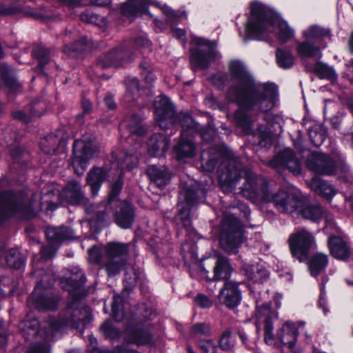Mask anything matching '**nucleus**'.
Listing matches in <instances>:
<instances>
[{
    "instance_id": "nucleus-1",
    "label": "nucleus",
    "mask_w": 353,
    "mask_h": 353,
    "mask_svg": "<svg viewBox=\"0 0 353 353\" xmlns=\"http://www.w3.org/2000/svg\"><path fill=\"white\" fill-rule=\"evenodd\" d=\"M229 68L231 74L239 81L238 84L229 90V97L240 108L235 113V118L240 126L249 130L254 122L250 112H266L272 109L275 103L276 90L272 85H256L240 61H232Z\"/></svg>"
},
{
    "instance_id": "nucleus-2",
    "label": "nucleus",
    "mask_w": 353,
    "mask_h": 353,
    "mask_svg": "<svg viewBox=\"0 0 353 353\" xmlns=\"http://www.w3.org/2000/svg\"><path fill=\"white\" fill-rule=\"evenodd\" d=\"M183 190L184 203L179 206L177 213L173 217L172 223L177 237H185V243L181 245V252L187 251L193 256L196 249V242L200 236L192 225V210L198 204L200 196L204 194L205 189L201 183L192 181L190 183H185Z\"/></svg>"
},
{
    "instance_id": "nucleus-3",
    "label": "nucleus",
    "mask_w": 353,
    "mask_h": 353,
    "mask_svg": "<svg viewBox=\"0 0 353 353\" xmlns=\"http://www.w3.org/2000/svg\"><path fill=\"white\" fill-rule=\"evenodd\" d=\"M243 172L245 174V183L241 188V192L246 198L266 203L272 202L278 210L288 213L298 210L302 205V201L296 193L280 190L272 194L263 177L251 171Z\"/></svg>"
},
{
    "instance_id": "nucleus-4",
    "label": "nucleus",
    "mask_w": 353,
    "mask_h": 353,
    "mask_svg": "<svg viewBox=\"0 0 353 353\" xmlns=\"http://www.w3.org/2000/svg\"><path fill=\"white\" fill-rule=\"evenodd\" d=\"M250 17L246 29L259 40H265L271 32H275L281 43H285L294 36V30L288 23L271 9L259 2L250 4Z\"/></svg>"
},
{
    "instance_id": "nucleus-5",
    "label": "nucleus",
    "mask_w": 353,
    "mask_h": 353,
    "mask_svg": "<svg viewBox=\"0 0 353 353\" xmlns=\"http://www.w3.org/2000/svg\"><path fill=\"white\" fill-rule=\"evenodd\" d=\"M154 114L158 126L166 131L176 130L181 128V132L188 134L190 130L195 129L196 125L191 114L188 111L177 112L175 105L165 95H161L153 103Z\"/></svg>"
},
{
    "instance_id": "nucleus-6",
    "label": "nucleus",
    "mask_w": 353,
    "mask_h": 353,
    "mask_svg": "<svg viewBox=\"0 0 353 353\" xmlns=\"http://www.w3.org/2000/svg\"><path fill=\"white\" fill-rule=\"evenodd\" d=\"M23 191H15L12 189L0 192V226L20 215L24 220H32L37 216L34 208V200L25 201Z\"/></svg>"
},
{
    "instance_id": "nucleus-7",
    "label": "nucleus",
    "mask_w": 353,
    "mask_h": 353,
    "mask_svg": "<svg viewBox=\"0 0 353 353\" xmlns=\"http://www.w3.org/2000/svg\"><path fill=\"white\" fill-rule=\"evenodd\" d=\"M190 64L194 70H205L216 59L218 42L204 37L192 35L190 39Z\"/></svg>"
},
{
    "instance_id": "nucleus-8",
    "label": "nucleus",
    "mask_w": 353,
    "mask_h": 353,
    "mask_svg": "<svg viewBox=\"0 0 353 353\" xmlns=\"http://www.w3.org/2000/svg\"><path fill=\"white\" fill-rule=\"evenodd\" d=\"M224 230V243L222 248L230 253H236L243 240V225L233 214L228 215L222 223Z\"/></svg>"
},
{
    "instance_id": "nucleus-9",
    "label": "nucleus",
    "mask_w": 353,
    "mask_h": 353,
    "mask_svg": "<svg viewBox=\"0 0 353 353\" xmlns=\"http://www.w3.org/2000/svg\"><path fill=\"white\" fill-rule=\"evenodd\" d=\"M95 150L91 140H74L70 165L76 174L80 176L83 174Z\"/></svg>"
},
{
    "instance_id": "nucleus-10",
    "label": "nucleus",
    "mask_w": 353,
    "mask_h": 353,
    "mask_svg": "<svg viewBox=\"0 0 353 353\" xmlns=\"http://www.w3.org/2000/svg\"><path fill=\"white\" fill-rule=\"evenodd\" d=\"M222 165L225 167V171L222 172L224 175V181L222 183V190L230 191L236 186L241 173L242 165L239 159L234 156L230 150L222 143Z\"/></svg>"
},
{
    "instance_id": "nucleus-11",
    "label": "nucleus",
    "mask_w": 353,
    "mask_h": 353,
    "mask_svg": "<svg viewBox=\"0 0 353 353\" xmlns=\"http://www.w3.org/2000/svg\"><path fill=\"white\" fill-rule=\"evenodd\" d=\"M30 299L33 306L40 310L55 311L58 309L60 297L44 286L42 281L37 283Z\"/></svg>"
},
{
    "instance_id": "nucleus-12",
    "label": "nucleus",
    "mask_w": 353,
    "mask_h": 353,
    "mask_svg": "<svg viewBox=\"0 0 353 353\" xmlns=\"http://www.w3.org/2000/svg\"><path fill=\"white\" fill-rule=\"evenodd\" d=\"M125 332L126 341L131 344L145 345L150 344L152 340V334L144 322L135 318L126 321Z\"/></svg>"
},
{
    "instance_id": "nucleus-13",
    "label": "nucleus",
    "mask_w": 353,
    "mask_h": 353,
    "mask_svg": "<svg viewBox=\"0 0 353 353\" xmlns=\"http://www.w3.org/2000/svg\"><path fill=\"white\" fill-rule=\"evenodd\" d=\"M113 220L114 223L122 230L132 229L136 218V208L129 200L117 201L112 205Z\"/></svg>"
},
{
    "instance_id": "nucleus-14",
    "label": "nucleus",
    "mask_w": 353,
    "mask_h": 353,
    "mask_svg": "<svg viewBox=\"0 0 353 353\" xmlns=\"http://www.w3.org/2000/svg\"><path fill=\"white\" fill-rule=\"evenodd\" d=\"M288 241L292 255L302 261L307 258L309 250L314 243V238L303 229L290 235Z\"/></svg>"
},
{
    "instance_id": "nucleus-15",
    "label": "nucleus",
    "mask_w": 353,
    "mask_h": 353,
    "mask_svg": "<svg viewBox=\"0 0 353 353\" xmlns=\"http://www.w3.org/2000/svg\"><path fill=\"white\" fill-rule=\"evenodd\" d=\"M232 272V268L227 259L222 257V274L225 273V288L222 294L225 296L224 303L229 308L236 307L241 301V294L236 283L227 281L228 276Z\"/></svg>"
},
{
    "instance_id": "nucleus-16",
    "label": "nucleus",
    "mask_w": 353,
    "mask_h": 353,
    "mask_svg": "<svg viewBox=\"0 0 353 353\" xmlns=\"http://www.w3.org/2000/svg\"><path fill=\"white\" fill-rule=\"evenodd\" d=\"M269 165L279 172L287 168L294 175L300 174L301 171L300 161L296 158L294 152L289 148L285 149L276 154L269 162Z\"/></svg>"
},
{
    "instance_id": "nucleus-17",
    "label": "nucleus",
    "mask_w": 353,
    "mask_h": 353,
    "mask_svg": "<svg viewBox=\"0 0 353 353\" xmlns=\"http://www.w3.org/2000/svg\"><path fill=\"white\" fill-rule=\"evenodd\" d=\"M221 144L209 147L201 152L200 161L205 172H212L216 167L217 186L221 188Z\"/></svg>"
},
{
    "instance_id": "nucleus-18",
    "label": "nucleus",
    "mask_w": 353,
    "mask_h": 353,
    "mask_svg": "<svg viewBox=\"0 0 353 353\" xmlns=\"http://www.w3.org/2000/svg\"><path fill=\"white\" fill-rule=\"evenodd\" d=\"M130 59L129 52L123 46L115 47L97 59V65L103 69L121 67Z\"/></svg>"
},
{
    "instance_id": "nucleus-19",
    "label": "nucleus",
    "mask_w": 353,
    "mask_h": 353,
    "mask_svg": "<svg viewBox=\"0 0 353 353\" xmlns=\"http://www.w3.org/2000/svg\"><path fill=\"white\" fill-rule=\"evenodd\" d=\"M172 134V132L168 134L155 132L150 135L146 143L148 155L151 157H165L170 147Z\"/></svg>"
},
{
    "instance_id": "nucleus-20",
    "label": "nucleus",
    "mask_w": 353,
    "mask_h": 353,
    "mask_svg": "<svg viewBox=\"0 0 353 353\" xmlns=\"http://www.w3.org/2000/svg\"><path fill=\"white\" fill-rule=\"evenodd\" d=\"M201 275L207 281L221 280V252L216 251L214 256L203 257L199 263Z\"/></svg>"
},
{
    "instance_id": "nucleus-21",
    "label": "nucleus",
    "mask_w": 353,
    "mask_h": 353,
    "mask_svg": "<svg viewBox=\"0 0 353 353\" xmlns=\"http://www.w3.org/2000/svg\"><path fill=\"white\" fill-rule=\"evenodd\" d=\"M8 154L11 159L10 168L17 172L23 173L30 168V154L24 146L14 145L10 147Z\"/></svg>"
},
{
    "instance_id": "nucleus-22",
    "label": "nucleus",
    "mask_w": 353,
    "mask_h": 353,
    "mask_svg": "<svg viewBox=\"0 0 353 353\" xmlns=\"http://www.w3.org/2000/svg\"><path fill=\"white\" fill-rule=\"evenodd\" d=\"M110 168L108 165L92 167L87 173L85 181L90 187L92 196L98 195L103 184L110 176Z\"/></svg>"
},
{
    "instance_id": "nucleus-23",
    "label": "nucleus",
    "mask_w": 353,
    "mask_h": 353,
    "mask_svg": "<svg viewBox=\"0 0 353 353\" xmlns=\"http://www.w3.org/2000/svg\"><path fill=\"white\" fill-rule=\"evenodd\" d=\"M256 324L261 322L264 323V341L266 344L271 345L273 342V324L272 319L276 315L270 310L269 304H261L256 301V309L255 313Z\"/></svg>"
},
{
    "instance_id": "nucleus-24",
    "label": "nucleus",
    "mask_w": 353,
    "mask_h": 353,
    "mask_svg": "<svg viewBox=\"0 0 353 353\" xmlns=\"http://www.w3.org/2000/svg\"><path fill=\"white\" fill-rule=\"evenodd\" d=\"M306 165L310 170L320 174H332L336 169L335 163L329 157L318 152L310 154Z\"/></svg>"
},
{
    "instance_id": "nucleus-25",
    "label": "nucleus",
    "mask_w": 353,
    "mask_h": 353,
    "mask_svg": "<svg viewBox=\"0 0 353 353\" xmlns=\"http://www.w3.org/2000/svg\"><path fill=\"white\" fill-rule=\"evenodd\" d=\"M151 0H127L120 7V13L127 18H136L149 13Z\"/></svg>"
},
{
    "instance_id": "nucleus-26",
    "label": "nucleus",
    "mask_w": 353,
    "mask_h": 353,
    "mask_svg": "<svg viewBox=\"0 0 353 353\" xmlns=\"http://www.w3.org/2000/svg\"><path fill=\"white\" fill-rule=\"evenodd\" d=\"M173 153L178 161L192 159L196 154V145L185 132H181V137L177 144L173 148Z\"/></svg>"
},
{
    "instance_id": "nucleus-27",
    "label": "nucleus",
    "mask_w": 353,
    "mask_h": 353,
    "mask_svg": "<svg viewBox=\"0 0 353 353\" xmlns=\"http://www.w3.org/2000/svg\"><path fill=\"white\" fill-rule=\"evenodd\" d=\"M81 321L76 320L73 312L67 311L59 313L58 316L50 321L49 325L52 331L60 332L65 331L68 327L79 329Z\"/></svg>"
},
{
    "instance_id": "nucleus-28",
    "label": "nucleus",
    "mask_w": 353,
    "mask_h": 353,
    "mask_svg": "<svg viewBox=\"0 0 353 353\" xmlns=\"http://www.w3.org/2000/svg\"><path fill=\"white\" fill-rule=\"evenodd\" d=\"M86 282V277L83 273L74 274L68 277L63 278L60 281L62 288L68 291L69 294L76 300L82 297L79 290L83 287Z\"/></svg>"
},
{
    "instance_id": "nucleus-29",
    "label": "nucleus",
    "mask_w": 353,
    "mask_h": 353,
    "mask_svg": "<svg viewBox=\"0 0 353 353\" xmlns=\"http://www.w3.org/2000/svg\"><path fill=\"white\" fill-rule=\"evenodd\" d=\"M145 173L150 181L159 188H165L172 179L169 170L165 166L150 165L146 169Z\"/></svg>"
},
{
    "instance_id": "nucleus-30",
    "label": "nucleus",
    "mask_w": 353,
    "mask_h": 353,
    "mask_svg": "<svg viewBox=\"0 0 353 353\" xmlns=\"http://www.w3.org/2000/svg\"><path fill=\"white\" fill-rule=\"evenodd\" d=\"M45 234L48 241L55 245L72 239L74 231L72 228L62 225L59 227H48Z\"/></svg>"
},
{
    "instance_id": "nucleus-31",
    "label": "nucleus",
    "mask_w": 353,
    "mask_h": 353,
    "mask_svg": "<svg viewBox=\"0 0 353 353\" xmlns=\"http://www.w3.org/2000/svg\"><path fill=\"white\" fill-rule=\"evenodd\" d=\"M303 326V323L297 325L293 323H285L278 332V338L283 344L291 348L296 343L299 328Z\"/></svg>"
},
{
    "instance_id": "nucleus-32",
    "label": "nucleus",
    "mask_w": 353,
    "mask_h": 353,
    "mask_svg": "<svg viewBox=\"0 0 353 353\" xmlns=\"http://www.w3.org/2000/svg\"><path fill=\"white\" fill-rule=\"evenodd\" d=\"M90 48V42L87 37H81L79 39L65 44L63 52L70 57L79 58L83 56Z\"/></svg>"
},
{
    "instance_id": "nucleus-33",
    "label": "nucleus",
    "mask_w": 353,
    "mask_h": 353,
    "mask_svg": "<svg viewBox=\"0 0 353 353\" xmlns=\"http://www.w3.org/2000/svg\"><path fill=\"white\" fill-rule=\"evenodd\" d=\"M124 176V171L121 170L119 171L116 180L110 183V190L105 201L106 209H112V205L117 203V201L121 200L119 197L123 188Z\"/></svg>"
},
{
    "instance_id": "nucleus-34",
    "label": "nucleus",
    "mask_w": 353,
    "mask_h": 353,
    "mask_svg": "<svg viewBox=\"0 0 353 353\" xmlns=\"http://www.w3.org/2000/svg\"><path fill=\"white\" fill-rule=\"evenodd\" d=\"M328 246L331 254L337 259L345 260L351 255L348 245L339 236H330Z\"/></svg>"
},
{
    "instance_id": "nucleus-35",
    "label": "nucleus",
    "mask_w": 353,
    "mask_h": 353,
    "mask_svg": "<svg viewBox=\"0 0 353 353\" xmlns=\"http://www.w3.org/2000/svg\"><path fill=\"white\" fill-rule=\"evenodd\" d=\"M303 38L311 41L319 46L325 45L323 41L330 38V30L318 25H312L304 30L302 32Z\"/></svg>"
},
{
    "instance_id": "nucleus-36",
    "label": "nucleus",
    "mask_w": 353,
    "mask_h": 353,
    "mask_svg": "<svg viewBox=\"0 0 353 353\" xmlns=\"http://www.w3.org/2000/svg\"><path fill=\"white\" fill-rule=\"evenodd\" d=\"M0 79L3 87L10 92H16L21 87L14 70L6 63L0 64Z\"/></svg>"
},
{
    "instance_id": "nucleus-37",
    "label": "nucleus",
    "mask_w": 353,
    "mask_h": 353,
    "mask_svg": "<svg viewBox=\"0 0 353 353\" xmlns=\"http://www.w3.org/2000/svg\"><path fill=\"white\" fill-rule=\"evenodd\" d=\"M104 250L106 258L127 259L129 254V246L127 243L110 241L105 245Z\"/></svg>"
},
{
    "instance_id": "nucleus-38",
    "label": "nucleus",
    "mask_w": 353,
    "mask_h": 353,
    "mask_svg": "<svg viewBox=\"0 0 353 353\" xmlns=\"http://www.w3.org/2000/svg\"><path fill=\"white\" fill-rule=\"evenodd\" d=\"M63 139L54 134H50L45 136L39 143L41 150L48 154L54 155L59 153V146Z\"/></svg>"
},
{
    "instance_id": "nucleus-39",
    "label": "nucleus",
    "mask_w": 353,
    "mask_h": 353,
    "mask_svg": "<svg viewBox=\"0 0 353 353\" xmlns=\"http://www.w3.org/2000/svg\"><path fill=\"white\" fill-rule=\"evenodd\" d=\"M31 53L32 57L36 59L38 63L37 70H38L39 74L47 77L48 74L45 71V67L50 63V50L42 46H37L32 49Z\"/></svg>"
},
{
    "instance_id": "nucleus-40",
    "label": "nucleus",
    "mask_w": 353,
    "mask_h": 353,
    "mask_svg": "<svg viewBox=\"0 0 353 353\" xmlns=\"http://www.w3.org/2000/svg\"><path fill=\"white\" fill-rule=\"evenodd\" d=\"M127 265V259L106 258L103 261L101 269H103L109 278H113L119 274Z\"/></svg>"
},
{
    "instance_id": "nucleus-41",
    "label": "nucleus",
    "mask_w": 353,
    "mask_h": 353,
    "mask_svg": "<svg viewBox=\"0 0 353 353\" xmlns=\"http://www.w3.org/2000/svg\"><path fill=\"white\" fill-rule=\"evenodd\" d=\"M142 119L138 114H132L128 121L127 129L132 136L143 138L147 134L148 129L143 124Z\"/></svg>"
},
{
    "instance_id": "nucleus-42",
    "label": "nucleus",
    "mask_w": 353,
    "mask_h": 353,
    "mask_svg": "<svg viewBox=\"0 0 353 353\" xmlns=\"http://www.w3.org/2000/svg\"><path fill=\"white\" fill-rule=\"evenodd\" d=\"M63 196L65 201L72 205H81L84 199L81 188L76 183H73L65 187L63 190Z\"/></svg>"
},
{
    "instance_id": "nucleus-43",
    "label": "nucleus",
    "mask_w": 353,
    "mask_h": 353,
    "mask_svg": "<svg viewBox=\"0 0 353 353\" xmlns=\"http://www.w3.org/2000/svg\"><path fill=\"white\" fill-rule=\"evenodd\" d=\"M244 271L248 279L254 282L263 283L268 276L267 270L258 263L245 265Z\"/></svg>"
},
{
    "instance_id": "nucleus-44",
    "label": "nucleus",
    "mask_w": 353,
    "mask_h": 353,
    "mask_svg": "<svg viewBox=\"0 0 353 353\" xmlns=\"http://www.w3.org/2000/svg\"><path fill=\"white\" fill-rule=\"evenodd\" d=\"M311 188L317 194L330 199L333 197L336 192L333 187L319 177H314L310 182Z\"/></svg>"
},
{
    "instance_id": "nucleus-45",
    "label": "nucleus",
    "mask_w": 353,
    "mask_h": 353,
    "mask_svg": "<svg viewBox=\"0 0 353 353\" xmlns=\"http://www.w3.org/2000/svg\"><path fill=\"white\" fill-rule=\"evenodd\" d=\"M328 263V257L323 253H316L310 259L309 263V270L310 274L316 276L325 269Z\"/></svg>"
},
{
    "instance_id": "nucleus-46",
    "label": "nucleus",
    "mask_w": 353,
    "mask_h": 353,
    "mask_svg": "<svg viewBox=\"0 0 353 353\" xmlns=\"http://www.w3.org/2000/svg\"><path fill=\"white\" fill-rule=\"evenodd\" d=\"M325 46L326 45L320 46L311 41L305 39L304 41L298 43L296 48L299 55L304 57H314L317 56L320 53L321 49Z\"/></svg>"
},
{
    "instance_id": "nucleus-47",
    "label": "nucleus",
    "mask_w": 353,
    "mask_h": 353,
    "mask_svg": "<svg viewBox=\"0 0 353 353\" xmlns=\"http://www.w3.org/2000/svg\"><path fill=\"white\" fill-rule=\"evenodd\" d=\"M100 330L105 339L111 342L118 341L121 336L120 330L114 325L110 319H106L100 326Z\"/></svg>"
},
{
    "instance_id": "nucleus-48",
    "label": "nucleus",
    "mask_w": 353,
    "mask_h": 353,
    "mask_svg": "<svg viewBox=\"0 0 353 353\" xmlns=\"http://www.w3.org/2000/svg\"><path fill=\"white\" fill-rule=\"evenodd\" d=\"M6 261L8 266L14 269L19 270L25 266L26 259L23 255L15 248L10 249L6 253Z\"/></svg>"
},
{
    "instance_id": "nucleus-49",
    "label": "nucleus",
    "mask_w": 353,
    "mask_h": 353,
    "mask_svg": "<svg viewBox=\"0 0 353 353\" xmlns=\"http://www.w3.org/2000/svg\"><path fill=\"white\" fill-rule=\"evenodd\" d=\"M300 208L298 210L303 217L313 221L320 219L324 214L319 205H303L302 203Z\"/></svg>"
},
{
    "instance_id": "nucleus-50",
    "label": "nucleus",
    "mask_w": 353,
    "mask_h": 353,
    "mask_svg": "<svg viewBox=\"0 0 353 353\" xmlns=\"http://www.w3.org/2000/svg\"><path fill=\"white\" fill-rule=\"evenodd\" d=\"M194 130L198 131L202 141L207 143L214 141L217 132V129L215 128L213 121L208 122L207 125L204 126L197 125Z\"/></svg>"
},
{
    "instance_id": "nucleus-51",
    "label": "nucleus",
    "mask_w": 353,
    "mask_h": 353,
    "mask_svg": "<svg viewBox=\"0 0 353 353\" xmlns=\"http://www.w3.org/2000/svg\"><path fill=\"white\" fill-rule=\"evenodd\" d=\"M140 274L138 272L135 270H133L131 272H126L123 280V291H125L128 294L131 293L140 281Z\"/></svg>"
},
{
    "instance_id": "nucleus-52",
    "label": "nucleus",
    "mask_w": 353,
    "mask_h": 353,
    "mask_svg": "<svg viewBox=\"0 0 353 353\" xmlns=\"http://www.w3.org/2000/svg\"><path fill=\"white\" fill-rule=\"evenodd\" d=\"M125 97L129 101L135 102L139 96V81L137 78L131 79L126 81Z\"/></svg>"
},
{
    "instance_id": "nucleus-53",
    "label": "nucleus",
    "mask_w": 353,
    "mask_h": 353,
    "mask_svg": "<svg viewBox=\"0 0 353 353\" xmlns=\"http://www.w3.org/2000/svg\"><path fill=\"white\" fill-rule=\"evenodd\" d=\"M314 70L316 73L322 79L334 80L336 77L333 68L323 63H317L315 65Z\"/></svg>"
},
{
    "instance_id": "nucleus-54",
    "label": "nucleus",
    "mask_w": 353,
    "mask_h": 353,
    "mask_svg": "<svg viewBox=\"0 0 353 353\" xmlns=\"http://www.w3.org/2000/svg\"><path fill=\"white\" fill-rule=\"evenodd\" d=\"M276 56L277 63L281 68H290L293 65L294 59L290 52L278 49Z\"/></svg>"
},
{
    "instance_id": "nucleus-55",
    "label": "nucleus",
    "mask_w": 353,
    "mask_h": 353,
    "mask_svg": "<svg viewBox=\"0 0 353 353\" xmlns=\"http://www.w3.org/2000/svg\"><path fill=\"white\" fill-rule=\"evenodd\" d=\"M139 68L141 70L140 74L145 83L151 84L155 81L156 75L152 71L151 66L147 61H142L139 64Z\"/></svg>"
},
{
    "instance_id": "nucleus-56",
    "label": "nucleus",
    "mask_w": 353,
    "mask_h": 353,
    "mask_svg": "<svg viewBox=\"0 0 353 353\" xmlns=\"http://www.w3.org/2000/svg\"><path fill=\"white\" fill-rule=\"evenodd\" d=\"M88 252L90 262L101 267L103 263V261L102 253L99 247L97 245H94L88 249Z\"/></svg>"
},
{
    "instance_id": "nucleus-57",
    "label": "nucleus",
    "mask_w": 353,
    "mask_h": 353,
    "mask_svg": "<svg viewBox=\"0 0 353 353\" xmlns=\"http://www.w3.org/2000/svg\"><path fill=\"white\" fill-rule=\"evenodd\" d=\"M211 334V328L205 323H198L193 325L190 330V334L192 336H195L198 334L203 336H210Z\"/></svg>"
},
{
    "instance_id": "nucleus-58",
    "label": "nucleus",
    "mask_w": 353,
    "mask_h": 353,
    "mask_svg": "<svg viewBox=\"0 0 353 353\" xmlns=\"http://www.w3.org/2000/svg\"><path fill=\"white\" fill-rule=\"evenodd\" d=\"M81 108L82 112L77 114L76 119L77 121L82 120L86 115L90 114L93 111V105L91 101L85 97H83L81 101Z\"/></svg>"
},
{
    "instance_id": "nucleus-59",
    "label": "nucleus",
    "mask_w": 353,
    "mask_h": 353,
    "mask_svg": "<svg viewBox=\"0 0 353 353\" xmlns=\"http://www.w3.org/2000/svg\"><path fill=\"white\" fill-rule=\"evenodd\" d=\"M199 345L203 353H217V346L212 340L200 341Z\"/></svg>"
},
{
    "instance_id": "nucleus-60",
    "label": "nucleus",
    "mask_w": 353,
    "mask_h": 353,
    "mask_svg": "<svg viewBox=\"0 0 353 353\" xmlns=\"http://www.w3.org/2000/svg\"><path fill=\"white\" fill-rule=\"evenodd\" d=\"M204 103L211 109L221 110V102L212 93H210L206 95L204 99Z\"/></svg>"
},
{
    "instance_id": "nucleus-61",
    "label": "nucleus",
    "mask_w": 353,
    "mask_h": 353,
    "mask_svg": "<svg viewBox=\"0 0 353 353\" xmlns=\"http://www.w3.org/2000/svg\"><path fill=\"white\" fill-rule=\"evenodd\" d=\"M20 12V8L17 6L0 5V17L13 16Z\"/></svg>"
},
{
    "instance_id": "nucleus-62",
    "label": "nucleus",
    "mask_w": 353,
    "mask_h": 353,
    "mask_svg": "<svg viewBox=\"0 0 353 353\" xmlns=\"http://www.w3.org/2000/svg\"><path fill=\"white\" fill-rule=\"evenodd\" d=\"M234 343V339L232 336L230 331H228L222 334V350H230L233 347Z\"/></svg>"
},
{
    "instance_id": "nucleus-63",
    "label": "nucleus",
    "mask_w": 353,
    "mask_h": 353,
    "mask_svg": "<svg viewBox=\"0 0 353 353\" xmlns=\"http://www.w3.org/2000/svg\"><path fill=\"white\" fill-rule=\"evenodd\" d=\"M309 136L315 146H320L325 140V135L318 132L316 130H311L309 131Z\"/></svg>"
},
{
    "instance_id": "nucleus-64",
    "label": "nucleus",
    "mask_w": 353,
    "mask_h": 353,
    "mask_svg": "<svg viewBox=\"0 0 353 353\" xmlns=\"http://www.w3.org/2000/svg\"><path fill=\"white\" fill-rule=\"evenodd\" d=\"M194 301L202 308H210L212 305L210 299L203 294H198L194 299Z\"/></svg>"
}]
</instances>
